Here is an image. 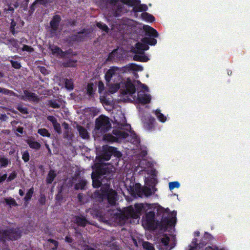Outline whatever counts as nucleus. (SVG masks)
Listing matches in <instances>:
<instances>
[{
  "label": "nucleus",
  "mask_w": 250,
  "mask_h": 250,
  "mask_svg": "<svg viewBox=\"0 0 250 250\" xmlns=\"http://www.w3.org/2000/svg\"><path fill=\"white\" fill-rule=\"evenodd\" d=\"M116 122L119 125L120 129H115L113 131V135L107 134L104 136L103 139L107 142H114L117 141L119 139L128 138V141H130L132 144L137 145L139 144L140 141L137 138L136 135L130 132V135L129 136L127 132H130L131 130L130 125L126 123V119L124 115L121 114V117L118 119L115 117Z\"/></svg>",
  "instance_id": "f257e3e1"
},
{
  "label": "nucleus",
  "mask_w": 250,
  "mask_h": 250,
  "mask_svg": "<svg viewBox=\"0 0 250 250\" xmlns=\"http://www.w3.org/2000/svg\"><path fill=\"white\" fill-rule=\"evenodd\" d=\"M137 83L139 84L138 88H141L137 94L135 93L134 84L132 83L130 79H127L123 84L124 87V92L127 94V97L130 101L144 104L149 103L151 101V97L148 93H146L148 91V87L139 81H137Z\"/></svg>",
  "instance_id": "f03ea898"
},
{
  "label": "nucleus",
  "mask_w": 250,
  "mask_h": 250,
  "mask_svg": "<svg viewBox=\"0 0 250 250\" xmlns=\"http://www.w3.org/2000/svg\"><path fill=\"white\" fill-rule=\"evenodd\" d=\"M157 41L154 38L146 37L143 39L140 42L137 43L135 46L132 49V52L135 54L133 59L137 61L147 62L149 59L146 55L144 52L149 49L148 44L155 45Z\"/></svg>",
  "instance_id": "7ed1b4c3"
},
{
  "label": "nucleus",
  "mask_w": 250,
  "mask_h": 250,
  "mask_svg": "<svg viewBox=\"0 0 250 250\" xmlns=\"http://www.w3.org/2000/svg\"><path fill=\"white\" fill-rule=\"evenodd\" d=\"M112 3L116 8L114 13L116 17L118 16L121 13L126 11L124 9V4L132 7L135 13L146 11L147 9L146 5L141 4L139 0H112Z\"/></svg>",
  "instance_id": "20e7f679"
},
{
  "label": "nucleus",
  "mask_w": 250,
  "mask_h": 250,
  "mask_svg": "<svg viewBox=\"0 0 250 250\" xmlns=\"http://www.w3.org/2000/svg\"><path fill=\"white\" fill-rule=\"evenodd\" d=\"M116 196V192L110 188L108 185L103 186L100 191H96L94 193L95 197L100 201L105 200L111 205L115 204Z\"/></svg>",
  "instance_id": "39448f33"
},
{
  "label": "nucleus",
  "mask_w": 250,
  "mask_h": 250,
  "mask_svg": "<svg viewBox=\"0 0 250 250\" xmlns=\"http://www.w3.org/2000/svg\"><path fill=\"white\" fill-rule=\"evenodd\" d=\"M151 165L152 163L147 161L146 159L142 160L139 164V167L142 168V169L140 170L139 172L142 171H146L148 175H149L152 177H146V184L148 186H151L153 185H154L156 182V179L155 178L156 176V171L154 168L151 167Z\"/></svg>",
  "instance_id": "423d86ee"
},
{
  "label": "nucleus",
  "mask_w": 250,
  "mask_h": 250,
  "mask_svg": "<svg viewBox=\"0 0 250 250\" xmlns=\"http://www.w3.org/2000/svg\"><path fill=\"white\" fill-rule=\"evenodd\" d=\"M148 208L147 204H136L134 207L130 206L126 208L124 212L125 217L138 219L140 217L142 211Z\"/></svg>",
  "instance_id": "0eeeda50"
},
{
  "label": "nucleus",
  "mask_w": 250,
  "mask_h": 250,
  "mask_svg": "<svg viewBox=\"0 0 250 250\" xmlns=\"http://www.w3.org/2000/svg\"><path fill=\"white\" fill-rule=\"evenodd\" d=\"M111 127V123L108 117L101 115L96 120V125L94 130L95 134L99 132L104 133L108 131Z\"/></svg>",
  "instance_id": "6e6552de"
},
{
  "label": "nucleus",
  "mask_w": 250,
  "mask_h": 250,
  "mask_svg": "<svg viewBox=\"0 0 250 250\" xmlns=\"http://www.w3.org/2000/svg\"><path fill=\"white\" fill-rule=\"evenodd\" d=\"M142 225L146 229H155L160 225V224L155 220V213L153 211H149L143 217Z\"/></svg>",
  "instance_id": "1a4fd4ad"
},
{
  "label": "nucleus",
  "mask_w": 250,
  "mask_h": 250,
  "mask_svg": "<svg viewBox=\"0 0 250 250\" xmlns=\"http://www.w3.org/2000/svg\"><path fill=\"white\" fill-rule=\"evenodd\" d=\"M122 70L117 67H111L105 73V79L106 82H120L123 80L121 77Z\"/></svg>",
  "instance_id": "9d476101"
},
{
  "label": "nucleus",
  "mask_w": 250,
  "mask_h": 250,
  "mask_svg": "<svg viewBox=\"0 0 250 250\" xmlns=\"http://www.w3.org/2000/svg\"><path fill=\"white\" fill-rule=\"evenodd\" d=\"M103 153L101 155V160L100 162L103 161H107L110 159L111 155H114L118 158L122 156L121 153L118 151L116 148L109 146L107 145L103 146Z\"/></svg>",
  "instance_id": "9b49d317"
},
{
  "label": "nucleus",
  "mask_w": 250,
  "mask_h": 250,
  "mask_svg": "<svg viewBox=\"0 0 250 250\" xmlns=\"http://www.w3.org/2000/svg\"><path fill=\"white\" fill-rule=\"evenodd\" d=\"M103 166L99 164H96L93 167L94 171L91 174V178L93 182V186L94 188H98L100 186L101 182L100 179H101V176L104 174L102 169Z\"/></svg>",
  "instance_id": "f8f14e48"
},
{
  "label": "nucleus",
  "mask_w": 250,
  "mask_h": 250,
  "mask_svg": "<svg viewBox=\"0 0 250 250\" xmlns=\"http://www.w3.org/2000/svg\"><path fill=\"white\" fill-rule=\"evenodd\" d=\"M127 79H129V78H127L125 79H123L120 82H107V86H108V90L106 92L107 94H113L116 92L120 88L121 93L125 95H127V94L124 92V84H123L124 82Z\"/></svg>",
  "instance_id": "ddd939ff"
},
{
  "label": "nucleus",
  "mask_w": 250,
  "mask_h": 250,
  "mask_svg": "<svg viewBox=\"0 0 250 250\" xmlns=\"http://www.w3.org/2000/svg\"><path fill=\"white\" fill-rule=\"evenodd\" d=\"M21 234L19 229H6L2 233L1 236L0 235V240H16L21 236Z\"/></svg>",
  "instance_id": "4468645a"
},
{
  "label": "nucleus",
  "mask_w": 250,
  "mask_h": 250,
  "mask_svg": "<svg viewBox=\"0 0 250 250\" xmlns=\"http://www.w3.org/2000/svg\"><path fill=\"white\" fill-rule=\"evenodd\" d=\"M133 194L137 195L138 196L141 197L144 194L146 196H149L151 194L150 189L146 187L142 188L141 185L139 184H135L134 188H133Z\"/></svg>",
  "instance_id": "2eb2a0df"
},
{
  "label": "nucleus",
  "mask_w": 250,
  "mask_h": 250,
  "mask_svg": "<svg viewBox=\"0 0 250 250\" xmlns=\"http://www.w3.org/2000/svg\"><path fill=\"white\" fill-rule=\"evenodd\" d=\"M132 21L131 20L127 21H118L116 22V24L113 25L112 29L115 30L116 29L119 31L125 30L126 28L128 29L129 28V24H130Z\"/></svg>",
  "instance_id": "dca6fc26"
},
{
  "label": "nucleus",
  "mask_w": 250,
  "mask_h": 250,
  "mask_svg": "<svg viewBox=\"0 0 250 250\" xmlns=\"http://www.w3.org/2000/svg\"><path fill=\"white\" fill-rule=\"evenodd\" d=\"M60 20V17L58 15H56L54 16L53 19L50 21L51 32L52 36L56 35L57 34L58 27Z\"/></svg>",
  "instance_id": "f3484780"
},
{
  "label": "nucleus",
  "mask_w": 250,
  "mask_h": 250,
  "mask_svg": "<svg viewBox=\"0 0 250 250\" xmlns=\"http://www.w3.org/2000/svg\"><path fill=\"white\" fill-rule=\"evenodd\" d=\"M197 239H194L190 245V249L189 250H200L202 248L203 244H199L197 245ZM203 250H226L225 249H218V248H212L210 247H206Z\"/></svg>",
  "instance_id": "a211bd4d"
},
{
  "label": "nucleus",
  "mask_w": 250,
  "mask_h": 250,
  "mask_svg": "<svg viewBox=\"0 0 250 250\" xmlns=\"http://www.w3.org/2000/svg\"><path fill=\"white\" fill-rule=\"evenodd\" d=\"M176 213L173 212L169 219H164L161 223L162 228H167V226H173L176 222Z\"/></svg>",
  "instance_id": "6ab92c4d"
},
{
  "label": "nucleus",
  "mask_w": 250,
  "mask_h": 250,
  "mask_svg": "<svg viewBox=\"0 0 250 250\" xmlns=\"http://www.w3.org/2000/svg\"><path fill=\"white\" fill-rule=\"evenodd\" d=\"M143 29L146 32V34L149 36L157 37L158 36L157 31L149 25H143Z\"/></svg>",
  "instance_id": "aec40b11"
},
{
  "label": "nucleus",
  "mask_w": 250,
  "mask_h": 250,
  "mask_svg": "<svg viewBox=\"0 0 250 250\" xmlns=\"http://www.w3.org/2000/svg\"><path fill=\"white\" fill-rule=\"evenodd\" d=\"M21 98L24 100L35 101L38 100L37 96L34 93L27 90L24 91V95H21Z\"/></svg>",
  "instance_id": "412c9836"
},
{
  "label": "nucleus",
  "mask_w": 250,
  "mask_h": 250,
  "mask_svg": "<svg viewBox=\"0 0 250 250\" xmlns=\"http://www.w3.org/2000/svg\"><path fill=\"white\" fill-rule=\"evenodd\" d=\"M169 241V237L166 235H164L163 237L161 239V243L162 244V246L161 247H161V248H160V249L161 250H170L171 249H172V247H170L168 245Z\"/></svg>",
  "instance_id": "4be33fe9"
},
{
  "label": "nucleus",
  "mask_w": 250,
  "mask_h": 250,
  "mask_svg": "<svg viewBox=\"0 0 250 250\" xmlns=\"http://www.w3.org/2000/svg\"><path fill=\"white\" fill-rule=\"evenodd\" d=\"M73 221H74V223L77 224L78 225L83 227L85 226L87 223V221L83 216H75L73 218Z\"/></svg>",
  "instance_id": "5701e85b"
},
{
  "label": "nucleus",
  "mask_w": 250,
  "mask_h": 250,
  "mask_svg": "<svg viewBox=\"0 0 250 250\" xmlns=\"http://www.w3.org/2000/svg\"><path fill=\"white\" fill-rule=\"evenodd\" d=\"M49 49L51 51L52 54L57 56L62 57L64 56L65 53L62 52L59 47L56 46H50Z\"/></svg>",
  "instance_id": "b1692460"
},
{
  "label": "nucleus",
  "mask_w": 250,
  "mask_h": 250,
  "mask_svg": "<svg viewBox=\"0 0 250 250\" xmlns=\"http://www.w3.org/2000/svg\"><path fill=\"white\" fill-rule=\"evenodd\" d=\"M77 130L79 131L80 136L83 139H87L89 137L88 133L87 130L83 127L78 125Z\"/></svg>",
  "instance_id": "393cba45"
},
{
  "label": "nucleus",
  "mask_w": 250,
  "mask_h": 250,
  "mask_svg": "<svg viewBox=\"0 0 250 250\" xmlns=\"http://www.w3.org/2000/svg\"><path fill=\"white\" fill-rule=\"evenodd\" d=\"M141 18L143 20L150 22H152L155 20V18L153 16L146 12L143 13L141 14Z\"/></svg>",
  "instance_id": "a878e982"
},
{
  "label": "nucleus",
  "mask_w": 250,
  "mask_h": 250,
  "mask_svg": "<svg viewBox=\"0 0 250 250\" xmlns=\"http://www.w3.org/2000/svg\"><path fill=\"white\" fill-rule=\"evenodd\" d=\"M26 142L32 148L39 149L41 147L40 143L32 139L27 140Z\"/></svg>",
  "instance_id": "bb28decb"
},
{
  "label": "nucleus",
  "mask_w": 250,
  "mask_h": 250,
  "mask_svg": "<svg viewBox=\"0 0 250 250\" xmlns=\"http://www.w3.org/2000/svg\"><path fill=\"white\" fill-rule=\"evenodd\" d=\"M78 183L75 185V188L76 189H84V187L86 184V182L84 180L78 178Z\"/></svg>",
  "instance_id": "cd10ccee"
},
{
  "label": "nucleus",
  "mask_w": 250,
  "mask_h": 250,
  "mask_svg": "<svg viewBox=\"0 0 250 250\" xmlns=\"http://www.w3.org/2000/svg\"><path fill=\"white\" fill-rule=\"evenodd\" d=\"M128 69L130 70L134 71H141L143 70V68L140 65H137L134 63H131L128 65L127 66Z\"/></svg>",
  "instance_id": "c85d7f7f"
},
{
  "label": "nucleus",
  "mask_w": 250,
  "mask_h": 250,
  "mask_svg": "<svg viewBox=\"0 0 250 250\" xmlns=\"http://www.w3.org/2000/svg\"><path fill=\"white\" fill-rule=\"evenodd\" d=\"M56 174L54 170H50L46 179L47 183H51L56 177Z\"/></svg>",
  "instance_id": "c756f323"
},
{
  "label": "nucleus",
  "mask_w": 250,
  "mask_h": 250,
  "mask_svg": "<svg viewBox=\"0 0 250 250\" xmlns=\"http://www.w3.org/2000/svg\"><path fill=\"white\" fill-rule=\"evenodd\" d=\"M155 113L157 118L160 122L162 123H164L165 122H166L167 120V117L164 114L161 113L159 110H156L155 111Z\"/></svg>",
  "instance_id": "7c9ffc66"
},
{
  "label": "nucleus",
  "mask_w": 250,
  "mask_h": 250,
  "mask_svg": "<svg viewBox=\"0 0 250 250\" xmlns=\"http://www.w3.org/2000/svg\"><path fill=\"white\" fill-rule=\"evenodd\" d=\"M49 104L53 108H59L62 105V103L59 101H50Z\"/></svg>",
  "instance_id": "2f4dec72"
},
{
  "label": "nucleus",
  "mask_w": 250,
  "mask_h": 250,
  "mask_svg": "<svg viewBox=\"0 0 250 250\" xmlns=\"http://www.w3.org/2000/svg\"><path fill=\"white\" fill-rule=\"evenodd\" d=\"M4 201L7 205L10 206H17V204L15 200L11 197L5 198Z\"/></svg>",
  "instance_id": "473e14b6"
},
{
  "label": "nucleus",
  "mask_w": 250,
  "mask_h": 250,
  "mask_svg": "<svg viewBox=\"0 0 250 250\" xmlns=\"http://www.w3.org/2000/svg\"><path fill=\"white\" fill-rule=\"evenodd\" d=\"M142 246L144 249L146 250H155V249L152 244L148 242H143Z\"/></svg>",
  "instance_id": "72a5a7b5"
},
{
  "label": "nucleus",
  "mask_w": 250,
  "mask_h": 250,
  "mask_svg": "<svg viewBox=\"0 0 250 250\" xmlns=\"http://www.w3.org/2000/svg\"><path fill=\"white\" fill-rule=\"evenodd\" d=\"M9 163V160L4 157H0V167H6Z\"/></svg>",
  "instance_id": "f704fd0d"
},
{
  "label": "nucleus",
  "mask_w": 250,
  "mask_h": 250,
  "mask_svg": "<svg viewBox=\"0 0 250 250\" xmlns=\"http://www.w3.org/2000/svg\"><path fill=\"white\" fill-rule=\"evenodd\" d=\"M39 134L44 137H49L50 134L48 132V130L45 128L39 129L38 131Z\"/></svg>",
  "instance_id": "c9c22d12"
},
{
  "label": "nucleus",
  "mask_w": 250,
  "mask_h": 250,
  "mask_svg": "<svg viewBox=\"0 0 250 250\" xmlns=\"http://www.w3.org/2000/svg\"><path fill=\"white\" fill-rule=\"evenodd\" d=\"M169 188L170 190H173L174 188H179L180 187V183L177 181L169 182L168 184Z\"/></svg>",
  "instance_id": "e433bc0d"
},
{
  "label": "nucleus",
  "mask_w": 250,
  "mask_h": 250,
  "mask_svg": "<svg viewBox=\"0 0 250 250\" xmlns=\"http://www.w3.org/2000/svg\"><path fill=\"white\" fill-rule=\"evenodd\" d=\"M65 88L68 90L73 89V83L71 80L66 79L65 80Z\"/></svg>",
  "instance_id": "4c0bfd02"
},
{
  "label": "nucleus",
  "mask_w": 250,
  "mask_h": 250,
  "mask_svg": "<svg viewBox=\"0 0 250 250\" xmlns=\"http://www.w3.org/2000/svg\"><path fill=\"white\" fill-rule=\"evenodd\" d=\"M97 26L104 31L107 32L108 31V27L105 24L102 22H97Z\"/></svg>",
  "instance_id": "58836bf2"
},
{
  "label": "nucleus",
  "mask_w": 250,
  "mask_h": 250,
  "mask_svg": "<svg viewBox=\"0 0 250 250\" xmlns=\"http://www.w3.org/2000/svg\"><path fill=\"white\" fill-rule=\"evenodd\" d=\"M33 193V188H31L29 189L27 193L26 194V195L24 197V200L26 201H29L31 199Z\"/></svg>",
  "instance_id": "ea45409f"
},
{
  "label": "nucleus",
  "mask_w": 250,
  "mask_h": 250,
  "mask_svg": "<svg viewBox=\"0 0 250 250\" xmlns=\"http://www.w3.org/2000/svg\"><path fill=\"white\" fill-rule=\"evenodd\" d=\"M48 242H50V247L53 250H56L58 246V242L54 240H49Z\"/></svg>",
  "instance_id": "a19ab883"
},
{
  "label": "nucleus",
  "mask_w": 250,
  "mask_h": 250,
  "mask_svg": "<svg viewBox=\"0 0 250 250\" xmlns=\"http://www.w3.org/2000/svg\"><path fill=\"white\" fill-rule=\"evenodd\" d=\"M93 83H89L87 85V91L89 95L91 96L93 93Z\"/></svg>",
  "instance_id": "79ce46f5"
},
{
  "label": "nucleus",
  "mask_w": 250,
  "mask_h": 250,
  "mask_svg": "<svg viewBox=\"0 0 250 250\" xmlns=\"http://www.w3.org/2000/svg\"><path fill=\"white\" fill-rule=\"evenodd\" d=\"M11 44L14 47L17 51L19 52V42L17 41H16L14 39H12L10 40Z\"/></svg>",
  "instance_id": "37998d69"
},
{
  "label": "nucleus",
  "mask_w": 250,
  "mask_h": 250,
  "mask_svg": "<svg viewBox=\"0 0 250 250\" xmlns=\"http://www.w3.org/2000/svg\"><path fill=\"white\" fill-rule=\"evenodd\" d=\"M118 51V49L114 50L111 53L109 54V56L107 58L108 61H111L112 60L114 57L116 56L117 53Z\"/></svg>",
  "instance_id": "c03bdc74"
},
{
  "label": "nucleus",
  "mask_w": 250,
  "mask_h": 250,
  "mask_svg": "<svg viewBox=\"0 0 250 250\" xmlns=\"http://www.w3.org/2000/svg\"><path fill=\"white\" fill-rule=\"evenodd\" d=\"M22 158L24 162H26L29 160V154L27 151H25L22 156Z\"/></svg>",
  "instance_id": "a18cd8bd"
},
{
  "label": "nucleus",
  "mask_w": 250,
  "mask_h": 250,
  "mask_svg": "<svg viewBox=\"0 0 250 250\" xmlns=\"http://www.w3.org/2000/svg\"><path fill=\"white\" fill-rule=\"evenodd\" d=\"M21 50L24 51H26L28 52H32L33 51V48L26 45H24L21 49Z\"/></svg>",
  "instance_id": "49530a36"
},
{
  "label": "nucleus",
  "mask_w": 250,
  "mask_h": 250,
  "mask_svg": "<svg viewBox=\"0 0 250 250\" xmlns=\"http://www.w3.org/2000/svg\"><path fill=\"white\" fill-rule=\"evenodd\" d=\"M54 129L58 132V133H61V127L60 126V124L58 123L57 122L56 124H54L53 125Z\"/></svg>",
  "instance_id": "de8ad7c7"
},
{
  "label": "nucleus",
  "mask_w": 250,
  "mask_h": 250,
  "mask_svg": "<svg viewBox=\"0 0 250 250\" xmlns=\"http://www.w3.org/2000/svg\"><path fill=\"white\" fill-rule=\"evenodd\" d=\"M11 63L12 66L16 69H19L21 67L20 63L17 61H11Z\"/></svg>",
  "instance_id": "09e8293b"
},
{
  "label": "nucleus",
  "mask_w": 250,
  "mask_h": 250,
  "mask_svg": "<svg viewBox=\"0 0 250 250\" xmlns=\"http://www.w3.org/2000/svg\"><path fill=\"white\" fill-rule=\"evenodd\" d=\"M104 84L102 82H99L98 83V91L100 93H101L104 90Z\"/></svg>",
  "instance_id": "8fccbe9b"
},
{
  "label": "nucleus",
  "mask_w": 250,
  "mask_h": 250,
  "mask_svg": "<svg viewBox=\"0 0 250 250\" xmlns=\"http://www.w3.org/2000/svg\"><path fill=\"white\" fill-rule=\"evenodd\" d=\"M18 109L20 112L23 114H26L28 113L26 108L22 106V105H19Z\"/></svg>",
  "instance_id": "3c124183"
},
{
  "label": "nucleus",
  "mask_w": 250,
  "mask_h": 250,
  "mask_svg": "<svg viewBox=\"0 0 250 250\" xmlns=\"http://www.w3.org/2000/svg\"><path fill=\"white\" fill-rule=\"evenodd\" d=\"M17 176V173L15 172H13L10 174L9 177H8L7 181H11V180L14 179Z\"/></svg>",
  "instance_id": "603ef678"
},
{
  "label": "nucleus",
  "mask_w": 250,
  "mask_h": 250,
  "mask_svg": "<svg viewBox=\"0 0 250 250\" xmlns=\"http://www.w3.org/2000/svg\"><path fill=\"white\" fill-rule=\"evenodd\" d=\"M47 119L50 121L53 125H54V124H56L57 122V120H56V119L53 117V116H49L47 117Z\"/></svg>",
  "instance_id": "864d4df0"
},
{
  "label": "nucleus",
  "mask_w": 250,
  "mask_h": 250,
  "mask_svg": "<svg viewBox=\"0 0 250 250\" xmlns=\"http://www.w3.org/2000/svg\"><path fill=\"white\" fill-rule=\"evenodd\" d=\"M0 93H4V94L8 95L11 93V91L7 90V89H6L5 88L0 87Z\"/></svg>",
  "instance_id": "5fc2aeb1"
},
{
  "label": "nucleus",
  "mask_w": 250,
  "mask_h": 250,
  "mask_svg": "<svg viewBox=\"0 0 250 250\" xmlns=\"http://www.w3.org/2000/svg\"><path fill=\"white\" fill-rule=\"evenodd\" d=\"M7 178V175L6 174L0 176V183L4 181Z\"/></svg>",
  "instance_id": "6e6d98bb"
},
{
  "label": "nucleus",
  "mask_w": 250,
  "mask_h": 250,
  "mask_svg": "<svg viewBox=\"0 0 250 250\" xmlns=\"http://www.w3.org/2000/svg\"><path fill=\"white\" fill-rule=\"evenodd\" d=\"M15 26V23L14 21H12L11 22V32H12L13 34H15L14 26Z\"/></svg>",
  "instance_id": "4d7b16f0"
},
{
  "label": "nucleus",
  "mask_w": 250,
  "mask_h": 250,
  "mask_svg": "<svg viewBox=\"0 0 250 250\" xmlns=\"http://www.w3.org/2000/svg\"><path fill=\"white\" fill-rule=\"evenodd\" d=\"M7 118V116L5 114L0 115V120L5 121Z\"/></svg>",
  "instance_id": "13d9d810"
},
{
  "label": "nucleus",
  "mask_w": 250,
  "mask_h": 250,
  "mask_svg": "<svg viewBox=\"0 0 250 250\" xmlns=\"http://www.w3.org/2000/svg\"><path fill=\"white\" fill-rule=\"evenodd\" d=\"M75 62H70L66 64V66L68 67H73L75 66Z\"/></svg>",
  "instance_id": "bf43d9fd"
},
{
  "label": "nucleus",
  "mask_w": 250,
  "mask_h": 250,
  "mask_svg": "<svg viewBox=\"0 0 250 250\" xmlns=\"http://www.w3.org/2000/svg\"><path fill=\"white\" fill-rule=\"evenodd\" d=\"M147 154V151L146 150H143L140 155L142 157H144Z\"/></svg>",
  "instance_id": "052dcab7"
},
{
  "label": "nucleus",
  "mask_w": 250,
  "mask_h": 250,
  "mask_svg": "<svg viewBox=\"0 0 250 250\" xmlns=\"http://www.w3.org/2000/svg\"><path fill=\"white\" fill-rule=\"evenodd\" d=\"M65 241H66V242H68V243H70V242H72V239H71L70 237H68V236H66V237H65Z\"/></svg>",
  "instance_id": "680f3d73"
},
{
  "label": "nucleus",
  "mask_w": 250,
  "mask_h": 250,
  "mask_svg": "<svg viewBox=\"0 0 250 250\" xmlns=\"http://www.w3.org/2000/svg\"><path fill=\"white\" fill-rule=\"evenodd\" d=\"M17 131L20 133H22L23 129L22 128L20 127L17 129Z\"/></svg>",
  "instance_id": "e2e57ef3"
},
{
  "label": "nucleus",
  "mask_w": 250,
  "mask_h": 250,
  "mask_svg": "<svg viewBox=\"0 0 250 250\" xmlns=\"http://www.w3.org/2000/svg\"><path fill=\"white\" fill-rule=\"evenodd\" d=\"M85 250H95L92 248L89 247V246H87L85 248Z\"/></svg>",
  "instance_id": "0e129e2a"
},
{
  "label": "nucleus",
  "mask_w": 250,
  "mask_h": 250,
  "mask_svg": "<svg viewBox=\"0 0 250 250\" xmlns=\"http://www.w3.org/2000/svg\"><path fill=\"white\" fill-rule=\"evenodd\" d=\"M19 194L21 196H23L24 195V192L21 189L19 190Z\"/></svg>",
  "instance_id": "69168bd1"
},
{
  "label": "nucleus",
  "mask_w": 250,
  "mask_h": 250,
  "mask_svg": "<svg viewBox=\"0 0 250 250\" xmlns=\"http://www.w3.org/2000/svg\"><path fill=\"white\" fill-rule=\"evenodd\" d=\"M41 202H42V204L44 203V201H45V198H44V197H41Z\"/></svg>",
  "instance_id": "338daca9"
},
{
  "label": "nucleus",
  "mask_w": 250,
  "mask_h": 250,
  "mask_svg": "<svg viewBox=\"0 0 250 250\" xmlns=\"http://www.w3.org/2000/svg\"><path fill=\"white\" fill-rule=\"evenodd\" d=\"M199 234H200V233L199 231H196V232H195L194 235H195V236H199Z\"/></svg>",
  "instance_id": "774afa93"
}]
</instances>
